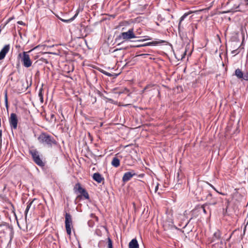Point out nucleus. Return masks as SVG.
<instances>
[{
	"label": "nucleus",
	"instance_id": "1",
	"mask_svg": "<svg viewBox=\"0 0 248 248\" xmlns=\"http://www.w3.org/2000/svg\"><path fill=\"white\" fill-rule=\"evenodd\" d=\"M38 140L42 143L46 144L49 147L57 144L56 140L52 136L44 133L39 136Z\"/></svg>",
	"mask_w": 248,
	"mask_h": 248
},
{
	"label": "nucleus",
	"instance_id": "2",
	"mask_svg": "<svg viewBox=\"0 0 248 248\" xmlns=\"http://www.w3.org/2000/svg\"><path fill=\"white\" fill-rule=\"evenodd\" d=\"M137 37H137L134 33L133 29H130L126 32H123L121 33L116 39L118 40L122 38L124 40H128L133 38H136Z\"/></svg>",
	"mask_w": 248,
	"mask_h": 248
},
{
	"label": "nucleus",
	"instance_id": "3",
	"mask_svg": "<svg viewBox=\"0 0 248 248\" xmlns=\"http://www.w3.org/2000/svg\"><path fill=\"white\" fill-rule=\"evenodd\" d=\"M65 224L67 233L70 235L71 234V228L72 227V217L69 213H66L65 215Z\"/></svg>",
	"mask_w": 248,
	"mask_h": 248
},
{
	"label": "nucleus",
	"instance_id": "4",
	"mask_svg": "<svg viewBox=\"0 0 248 248\" xmlns=\"http://www.w3.org/2000/svg\"><path fill=\"white\" fill-rule=\"evenodd\" d=\"M22 55L23 56L21 57V53L18 55V56L21 58V62H22L23 65L27 68L30 67L31 65L32 62L29 55L28 54L27 52H23Z\"/></svg>",
	"mask_w": 248,
	"mask_h": 248
},
{
	"label": "nucleus",
	"instance_id": "5",
	"mask_svg": "<svg viewBox=\"0 0 248 248\" xmlns=\"http://www.w3.org/2000/svg\"><path fill=\"white\" fill-rule=\"evenodd\" d=\"M30 153L32 155L33 161L37 165L41 167L44 166L45 164L40 157L39 153L37 151L32 150L30 151Z\"/></svg>",
	"mask_w": 248,
	"mask_h": 248
},
{
	"label": "nucleus",
	"instance_id": "6",
	"mask_svg": "<svg viewBox=\"0 0 248 248\" xmlns=\"http://www.w3.org/2000/svg\"><path fill=\"white\" fill-rule=\"evenodd\" d=\"M10 232L12 235L13 233V229L12 227H10L8 224L4 223L0 225V233H3L1 236H4L7 233ZM11 239H12V236H11Z\"/></svg>",
	"mask_w": 248,
	"mask_h": 248
},
{
	"label": "nucleus",
	"instance_id": "7",
	"mask_svg": "<svg viewBox=\"0 0 248 248\" xmlns=\"http://www.w3.org/2000/svg\"><path fill=\"white\" fill-rule=\"evenodd\" d=\"M9 121L11 127L12 129H16L17 127L18 119L16 113H12L10 114Z\"/></svg>",
	"mask_w": 248,
	"mask_h": 248
},
{
	"label": "nucleus",
	"instance_id": "8",
	"mask_svg": "<svg viewBox=\"0 0 248 248\" xmlns=\"http://www.w3.org/2000/svg\"><path fill=\"white\" fill-rule=\"evenodd\" d=\"M137 175L135 172L134 170H131L130 171H128L124 173L123 178L122 181L124 183H125L129 181L133 176Z\"/></svg>",
	"mask_w": 248,
	"mask_h": 248
},
{
	"label": "nucleus",
	"instance_id": "9",
	"mask_svg": "<svg viewBox=\"0 0 248 248\" xmlns=\"http://www.w3.org/2000/svg\"><path fill=\"white\" fill-rule=\"evenodd\" d=\"M75 188H77V191L81 194L86 199H89V195L86 190L81 186L80 184L78 183L76 185Z\"/></svg>",
	"mask_w": 248,
	"mask_h": 248
},
{
	"label": "nucleus",
	"instance_id": "10",
	"mask_svg": "<svg viewBox=\"0 0 248 248\" xmlns=\"http://www.w3.org/2000/svg\"><path fill=\"white\" fill-rule=\"evenodd\" d=\"M165 43V41L162 40H158V41H155L151 42H148L143 45H140L135 46V47H141V46H156L158 44H163Z\"/></svg>",
	"mask_w": 248,
	"mask_h": 248
},
{
	"label": "nucleus",
	"instance_id": "11",
	"mask_svg": "<svg viewBox=\"0 0 248 248\" xmlns=\"http://www.w3.org/2000/svg\"><path fill=\"white\" fill-rule=\"evenodd\" d=\"M10 45H6L0 51V60L3 59L10 50Z\"/></svg>",
	"mask_w": 248,
	"mask_h": 248
},
{
	"label": "nucleus",
	"instance_id": "12",
	"mask_svg": "<svg viewBox=\"0 0 248 248\" xmlns=\"http://www.w3.org/2000/svg\"><path fill=\"white\" fill-rule=\"evenodd\" d=\"M220 238L221 232L219 230H217L215 232H214L211 242H214L216 240H220V243L222 244V241L220 240Z\"/></svg>",
	"mask_w": 248,
	"mask_h": 248
},
{
	"label": "nucleus",
	"instance_id": "13",
	"mask_svg": "<svg viewBox=\"0 0 248 248\" xmlns=\"http://www.w3.org/2000/svg\"><path fill=\"white\" fill-rule=\"evenodd\" d=\"M93 178L94 181L98 183H100L104 179L102 175L98 172L94 173L93 174Z\"/></svg>",
	"mask_w": 248,
	"mask_h": 248
},
{
	"label": "nucleus",
	"instance_id": "14",
	"mask_svg": "<svg viewBox=\"0 0 248 248\" xmlns=\"http://www.w3.org/2000/svg\"><path fill=\"white\" fill-rule=\"evenodd\" d=\"M116 155V156L112 158V160L111 162L112 166L115 168H117L120 166V159L118 158V155Z\"/></svg>",
	"mask_w": 248,
	"mask_h": 248
},
{
	"label": "nucleus",
	"instance_id": "15",
	"mask_svg": "<svg viewBox=\"0 0 248 248\" xmlns=\"http://www.w3.org/2000/svg\"><path fill=\"white\" fill-rule=\"evenodd\" d=\"M191 13V12H188L187 13H185L180 18L179 22L178 24V31H180V29L181 28V23Z\"/></svg>",
	"mask_w": 248,
	"mask_h": 248
},
{
	"label": "nucleus",
	"instance_id": "16",
	"mask_svg": "<svg viewBox=\"0 0 248 248\" xmlns=\"http://www.w3.org/2000/svg\"><path fill=\"white\" fill-rule=\"evenodd\" d=\"M139 244L136 239H133L129 243V248H138Z\"/></svg>",
	"mask_w": 248,
	"mask_h": 248
},
{
	"label": "nucleus",
	"instance_id": "17",
	"mask_svg": "<svg viewBox=\"0 0 248 248\" xmlns=\"http://www.w3.org/2000/svg\"><path fill=\"white\" fill-rule=\"evenodd\" d=\"M243 73L241 70L238 68L235 70L234 75L237 77V78L239 79H242L243 76Z\"/></svg>",
	"mask_w": 248,
	"mask_h": 248
},
{
	"label": "nucleus",
	"instance_id": "18",
	"mask_svg": "<svg viewBox=\"0 0 248 248\" xmlns=\"http://www.w3.org/2000/svg\"><path fill=\"white\" fill-rule=\"evenodd\" d=\"M78 13L79 12L77 10V12L76 13V14L71 18L69 19H61V20L64 22H65V23H68V22H70L73 20H74L76 17L78 16Z\"/></svg>",
	"mask_w": 248,
	"mask_h": 248
},
{
	"label": "nucleus",
	"instance_id": "19",
	"mask_svg": "<svg viewBox=\"0 0 248 248\" xmlns=\"http://www.w3.org/2000/svg\"><path fill=\"white\" fill-rule=\"evenodd\" d=\"M35 200V199L32 200L31 201V202H29L28 203H27V207H26V209L25 210V215L26 216L30 208H31V204H32L33 201Z\"/></svg>",
	"mask_w": 248,
	"mask_h": 248
},
{
	"label": "nucleus",
	"instance_id": "20",
	"mask_svg": "<svg viewBox=\"0 0 248 248\" xmlns=\"http://www.w3.org/2000/svg\"><path fill=\"white\" fill-rule=\"evenodd\" d=\"M4 102L5 104V107L7 109L8 108V95H7V91H5L4 92Z\"/></svg>",
	"mask_w": 248,
	"mask_h": 248
},
{
	"label": "nucleus",
	"instance_id": "21",
	"mask_svg": "<svg viewBox=\"0 0 248 248\" xmlns=\"http://www.w3.org/2000/svg\"><path fill=\"white\" fill-rule=\"evenodd\" d=\"M108 248H113L112 246V242L111 240V239L108 237Z\"/></svg>",
	"mask_w": 248,
	"mask_h": 248
},
{
	"label": "nucleus",
	"instance_id": "22",
	"mask_svg": "<svg viewBox=\"0 0 248 248\" xmlns=\"http://www.w3.org/2000/svg\"><path fill=\"white\" fill-rule=\"evenodd\" d=\"M242 79H243L245 80H248V73L243 74V78Z\"/></svg>",
	"mask_w": 248,
	"mask_h": 248
},
{
	"label": "nucleus",
	"instance_id": "23",
	"mask_svg": "<svg viewBox=\"0 0 248 248\" xmlns=\"http://www.w3.org/2000/svg\"><path fill=\"white\" fill-rule=\"evenodd\" d=\"M38 96H39V98L43 97V88H41L39 89V93H38Z\"/></svg>",
	"mask_w": 248,
	"mask_h": 248
},
{
	"label": "nucleus",
	"instance_id": "24",
	"mask_svg": "<svg viewBox=\"0 0 248 248\" xmlns=\"http://www.w3.org/2000/svg\"><path fill=\"white\" fill-rule=\"evenodd\" d=\"M208 184H209V186H211V187L213 189H214V190H215L217 192V193H219V192H218V191L216 189V188H215V187H214L212 185H211V184H209V183H208ZM220 194H222V195H223V194H222V193H220Z\"/></svg>",
	"mask_w": 248,
	"mask_h": 248
},
{
	"label": "nucleus",
	"instance_id": "25",
	"mask_svg": "<svg viewBox=\"0 0 248 248\" xmlns=\"http://www.w3.org/2000/svg\"><path fill=\"white\" fill-rule=\"evenodd\" d=\"M102 73H103L104 74H105V75H107V76H111V74L108 73V72H106L104 70H102L101 71Z\"/></svg>",
	"mask_w": 248,
	"mask_h": 248
},
{
	"label": "nucleus",
	"instance_id": "26",
	"mask_svg": "<svg viewBox=\"0 0 248 248\" xmlns=\"http://www.w3.org/2000/svg\"><path fill=\"white\" fill-rule=\"evenodd\" d=\"M206 204H203L202 206V210H203V211L204 212V214H206L207 213V212L205 209V206L206 205Z\"/></svg>",
	"mask_w": 248,
	"mask_h": 248
},
{
	"label": "nucleus",
	"instance_id": "27",
	"mask_svg": "<svg viewBox=\"0 0 248 248\" xmlns=\"http://www.w3.org/2000/svg\"><path fill=\"white\" fill-rule=\"evenodd\" d=\"M145 37H146V39H143V40H139L138 41H145V40H151V38L150 37H149V36H145Z\"/></svg>",
	"mask_w": 248,
	"mask_h": 248
},
{
	"label": "nucleus",
	"instance_id": "28",
	"mask_svg": "<svg viewBox=\"0 0 248 248\" xmlns=\"http://www.w3.org/2000/svg\"><path fill=\"white\" fill-rule=\"evenodd\" d=\"M217 202L216 201H214L213 202H211L210 203H209V204L211 205H215L217 204Z\"/></svg>",
	"mask_w": 248,
	"mask_h": 248
},
{
	"label": "nucleus",
	"instance_id": "29",
	"mask_svg": "<svg viewBox=\"0 0 248 248\" xmlns=\"http://www.w3.org/2000/svg\"><path fill=\"white\" fill-rule=\"evenodd\" d=\"M232 54H237L239 53V52L237 51V49H235V50H233V51H232Z\"/></svg>",
	"mask_w": 248,
	"mask_h": 248
},
{
	"label": "nucleus",
	"instance_id": "30",
	"mask_svg": "<svg viewBox=\"0 0 248 248\" xmlns=\"http://www.w3.org/2000/svg\"><path fill=\"white\" fill-rule=\"evenodd\" d=\"M144 174H143V173H141V174H140L138 175V176L140 178H143L144 177Z\"/></svg>",
	"mask_w": 248,
	"mask_h": 248
},
{
	"label": "nucleus",
	"instance_id": "31",
	"mask_svg": "<svg viewBox=\"0 0 248 248\" xmlns=\"http://www.w3.org/2000/svg\"><path fill=\"white\" fill-rule=\"evenodd\" d=\"M158 189V184H157V185L155 187V192H157Z\"/></svg>",
	"mask_w": 248,
	"mask_h": 248
},
{
	"label": "nucleus",
	"instance_id": "32",
	"mask_svg": "<svg viewBox=\"0 0 248 248\" xmlns=\"http://www.w3.org/2000/svg\"><path fill=\"white\" fill-rule=\"evenodd\" d=\"M39 99L41 103H43L44 102L43 97L39 98Z\"/></svg>",
	"mask_w": 248,
	"mask_h": 248
},
{
	"label": "nucleus",
	"instance_id": "33",
	"mask_svg": "<svg viewBox=\"0 0 248 248\" xmlns=\"http://www.w3.org/2000/svg\"><path fill=\"white\" fill-rule=\"evenodd\" d=\"M17 23H18V24H19L20 25H23V22L22 21H18Z\"/></svg>",
	"mask_w": 248,
	"mask_h": 248
},
{
	"label": "nucleus",
	"instance_id": "34",
	"mask_svg": "<svg viewBox=\"0 0 248 248\" xmlns=\"http://www.w3.org/2000/svg\"><path fill=\"white\" fill-rule=\"evenodd\" d=\"M54 117H55L54 114H51V119H53Z\"/></svg>",
	"mask_w": 248,
	"mask_h": 248
},
{
	"label": "nucleus",
	"instance_id": "35",
	"mask_svg": "<svg viewBox=\"0 0 248 248\" xmlns=\"http://www.w3.org/2000/svg\"><path fill=\"white\" fill-rule=\"evenodd\" d=\"M212 195L211 193H209L208 195H207V197H212Z\"/></svg>",
	"mask_w": 248,
	"mask_h": 248
},
{
	"label": "nucleus",
	"instance_id": "36",
	"mask_svg": "<svg viewBox=\"0 0 248 248\" xmlns=\"http://www.w3.org/2000/svg\"><path fill=\"white\" fill-rule=\"evenodd\" d=\"M149 86H147L144 89V90H146V89H148V88L149 87Z\"/></svg>",
	"mask_w": 248,
	"mask_h": 248
},
{
	"label": "nucleus",
	"instance_id": "37",
	"mask_svg": "<svg viewBox=\"0 0 248 248\" xmlns=\"http://www.w3.org/2000/svg\"><path fill=\"white\" fill-rule=\"evenodd\" d=\"M240 6V4H239V5H238V6L237 7V8H236L239 9V8Z\"/></svg>",
	"mask_w": 248,
	"mask_h": 248
},
{
	"label": "nucleus",
	"instance_id": "38",
	"mask_svg": "<svg viewBox=\"0 0 248 248\" xmlns=\"http://www.w3.org/2000/svg\"><path fill=\"white\" fill-rule=\"evenodd\" d=\"M28 85H27V87H25V90H26L28 88Z\"/></svg>",
	"mask_w": 248,
	"mask_h": 248
},
{
	"label": "nucleus",
	"instance_id": "39",
	"mask_svg": "<svg viewBox=\"0 0 248 248\" xmlns=\"http://www.w3.org/2000/svg\"><path fill=\"white\" fill-rule=\"evenodd\" d=\"M248 0H245V2H247Z\"/></svg>",
	"mask_w": 248,
	"mask_h": 248
},
{
	"label": "nucleus",
	"instance_id": "40",
	"mask_svg": "<svg viewBox=\"0 0 248 248\" xmlns=\"http://www.w3.org/2000/svg\"><path fill=\"white\" fill-rule=\"evenodd\" d=\"M192 31H194V28L193 27H192Z\"/></svg>",
	"mask_w": 248,
	"mask_h": 248
}]
</instances>
